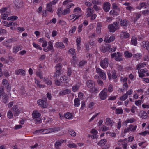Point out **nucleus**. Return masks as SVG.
I'll list each match as a JSON object with an SVG mask.
<instances>
[{"instance_id": "f257e3e1", "label": "nucleus", "mask_w": 149, "mask_h": 149, "mask_svg": "<svg viewBox=\"0 0 149 149\" xmlns=\"http://www.w3.org/2000/svg\"><path fill=\"white\" fill-rule=\"evenodd\" d=\"M87 87L89 88V91L90 92L97 93L98 91L97 88L95 87L94 82L91 80H89L86 82Z\"/></svg>"}, {"instance_id": "f03ea898", "label": "nucleus", "mask_w": 149, "mask_h": 149, "mask_svg": "<svg viewBox=\"0 0 149 149\" xmlns=\"http://www.w3.org/2000/svg\"><path fill=\"white\" fill-rule=\"evenodd\" d=\"M110 32H114L119 28L118 22H115L108 26Z\"/></svg>"}, {"instance_id": "7ed1b4c3", "label": "nucleus", "mask_w": 149, "mask_h": 149, "mask_svg": "<svg viewBox=\"0 0 149 149\" xmlns=\"http://www.w3.org/2000/svg\"><path fill=\"white\" fill-rule=\"evenodd\" d=\"M53 132V128H50L45 129H40L36 131L35 132V133H42V134H47L49 133Z\"/></svg>"}, {"instance_id": "20e7f679", "label": "nucleus", "mask_w": 149, "mask_h": 149, "mask_svg": "<svg viewBox=\"0 0 149 149\" xmlns=\"http://www.w3.org/2000/svg\"><path fill=\"white\" fill-rule=\"evenodd\" d=\"M12 110L14 112V116H17L21 112L22 109L21 108H19L17 105H14L11 108Z\"/></svg>"}, {"instance_id": "39448f33", "label": "nucleus", "mask_w": 149, "mask_h": 149, "mask_svg": "<svg viewBox=\"0 0 149 149\" xmlns=\"http://www.w3.org/2000/svg\"><path fill=\"white\" fill-rule=\"evenodd\" d=\"M108 61L109 59L107 58H104L103 60H101L100 63V65L103 68H106L108 65Z\"/></svg>"}, {"instance_id": "423d86ee", "label": "nucleus", "mask_w": 149, "mask_h": 149, "mask_svg": "<svg viewBox=\"0 0 149 149\" xmlns=\"http://www.w3.org/2000/svg\"><path fill=\"white\" fill-rule=\"evenodd\" d=\"M107 89L104 88L102 91L99 94L100 99L102 100H105L107 97Z\"/></svg>"}, {"instance_id": "0eeeda50", "label": "nucleus", "mask_w": 149, "mask_h": 149, "mask_svg": "<svg viewBox=\"0 0 149 149\" xmlns=\"http://www.w3.org/2000/svg\"><path fill=\"white\" fill-rule=\"evenodd\" d=\"M96 71L99 74L100 77L104 80L106 79V74L104 71L99 68H97L96 69Z\"/></svg>"}, {"instance_id": "6e6552de", "label": "nucleus", "mask_w": 149, "mask_h": 149, "mask_svg": "<svg viewBox=\"0 0 149 149\" xmlns=\"http://www.w3.org/2000/svg\"><path fill=\"white\" fill-rule=\"evenodd\" d=\"M47 99L45 100L39 99L38 100L37 103L38 105L43 108H45L47 106V104L46 102Z\"/></svg>"}, {"instance_id": "1a4fd4ad", "label": "nucleus", "mask_w": 149, "mask_h": 149, "mask_svg": "<svg viewBox=\"0 0 149 149\" xmlns=\"http://www.w3.org/2000/svg\"><path fill=\"white\" fill-rule=\"evenodd\" d=\"M132 90H129L126 93L124 94L123 96L120 97V100L122 101L125 100L127 98L128 95L132 94Z\"/></svg>"}, {"instance_id": "9d476101", "label": "nucleus", "mask_w": 149, "mask_h": 149, "mask_svg": "<svg viewBox=\"0 0 149 149\" xmlns=\"http://www.w3.org/2000/svg\"><path fill=\"white\" fill-rule=\"evenodd\" d=\"M137 127V126L136 125L133 126L132 124H130L128 128L124 129V133H126L130 131L132 132H134Z\"/></svg>"}, {"instance_id": "9b49d317", "label": "nucleus", "mask_w": 149, "mask_h": 149, "mask_svg": "<svg viewBox=\"0 0 149 149\" xmlns=\"http://www.w3.org/2000/svg\"><path fill=\"white\" fill-rule=\"evenodd\" d=\"M2 83L3 85L5 86V87L7 89V91L8 92L10 91L11 90V87L9 86L8 81L6 79H3L2 81Z\"/></svg>"}, {"instance_id": "f8f14e48", "label": "nucleus", "mask_w": 149, "mask_h": 149, "mask_svg": "<svg viewBox=\"0 0 149 149\" xmlns=\"http://www.w3.org/2000/svg\"><path fill=\"white\" fill-rule=\"evenodd\" d=\"M111 4L108 2H105L103 5V9L106 12H108L110 9Z\"/></svg>"}, {"instance_id": "ddd939ff", "label": "nucleus", "mask_w": 149, "mask_h": 149, "mask_svg": "<svg viewBox=\"0 0 149 149\" xmlns=\"http://www.w3.org/2000/svg\"><path fill=\"white\" fill-rule=\"evenodd\" d=\"M48 45V46L47 47H44L43 48V50L45 52H47L49 50L53 51V46L52 43L51 42H49Z\"/></svg>"}, {"instance_id": "4468645a", "label": "nucleus", "mask_w": 149, "mask_h": 149, "mask_svg": "<svg viewBox=\"0 0 149 149\" xmlns=\"http://www.w3.org/2000/svg\"><path fill=\"white\" fill-rule=\"evenodd\" d=\"M71 92V91L70 89H67L60 91L59 93V95L60 96H63L64 95L69 94Z\"/></svg>"}, {"instance_id": "2eb2a0df", "label": "nucleus", "mask_w": 149, "mask_h": 149, "mask_svg": "<svg viewBox=\"0 0 149 149\" xmlns=\"http://www.w3.org/2000/svg\"><path fill=\"white\" fill-rule=\"evenodd\" d=\"M147 70L146 69H141L140 70H139L138 73L139 74V77L141 78L144 77L145 75L144 74L146 73L147 72Z\"/></svg>"}, {"instance_id": "dca6fc26", "label": "nucleus", "mask_w": 149, "mask_h": 149, "mask_svg": "<svg viewBox=\"0 0 149 149\" xmlns=\"http://www.w3.org/2000/svg\"><path fill=\"white\" fill-rule=\"evenodd\" d=\"M81 16V15H77V14L75 13L74 14L70 15L69 16L68 18L70 20H72L74 18H76L72 22H74Z\"/></svg>"}, {"instance_id": "f3484780", "label": "nucleus", "mask_w": 149, "mask_h": 149, "mask_svg": "<svg viewBox=\"0 0 149 149\" xmlns=\"http://www.w3.org/2000/svg\"><path fill=\"white\" fill-rule=\"evenodd\" d=\"M130 34L127 32H125L124 31H122L121 33L120 34L121 38H126L129 37Z\"/></svg>"}, {"instance_id": "a211bd4d", "label": "nucleus", "mask_w": 149, "mask_h": 149, "mask_svg": "<svg viewBox=\"0 0 149 149\" xmlns=\"http://www.w3.org/2000/svg\"><path fill=\"white\" fill-rule=\"evenodd\" d=\"M110 45H108L105 47H102L101 48V51L103 53H105L107 51H109L111 48Z\"/></svg>"}, {"instance_id": "6ab92c4d", "label": "nucleus", "mask_w": 149, "mask_h": 149, "mask_svg": "<svg viewBox=\"0 0 149 149\" xmlns=\"http://www.w3.org/2000/svg\"><path fill=\"white\" fill-rule=\"evenodd\" d=\"M15 74L17 75H19L20 74H21V75L22 76L25 75V71L22 69H19L15 71Z\"/></svg>"}, {"instance_id": "aec40b11", "label": "nucleus", "mask_w": 149, "mask_h": 149, "mask_svg": "<svg viewBox=\"0 0 149 149\" xmlns=\"http://www.w3.org/2000/svg\"><path fill=\"white\" fill-rule=\"evenodd\" d=\"M46 10L52 13L54 10L52 8V5L51 3H48L47 4Z\"/></svg>"}, {"instance_id": "412c9836", "label": "nucleus", "mask_w": 149, "mask_h": 149, "mask_svg": "<svg viewBox=\"0 0 149 149\" xmlns=\"http://www.w3.org/2000/svg\"><path fill=\"white\" fill-rule=\"evenodd\" d=\"M115 38V36H111L109 39H105L104 40V42L106 43H109L113 41Z\"/></svg>"}, {"instance_id": "4be33fe9", "label": "nucleus", "mask_w": 149, "mask_h": 149, "mask_svg": "<svg viewBox=\"0 0 149 149\" xmlns=\"http://www.w3.org/2000/svg\"><path fill=\"white\" fill-rule=\"evenodd\" d=\"M81 41V39L80 37L78 38L76 40V42L77 43V49L78 50H79L80 48V43Z\"/></svg>"}, {"instance_id": "5701e85b", "label": "nucleus", "mask_w": 149, "mask_h": 149, "mask_svg": "<svg viewBox=\"0 0 149 149\" xmlns=\"http://www.w3.org/2000/svg\"><path fill=\"white\" fill-rule=\"evenodd\" d=\"M117 55L115 58V59L116 61H120L123 60L122 58H121V54L119 52L117 53Z\"/></svg>"}, {"instance_id": "b1692460", "label": "nucleus", "mask_w": 149, "mask_h": 149, "mask_svg": "<svg viewBox=\"0 0 149 149\" xmlns=\"http://www.w3.org/2000/svg\"><path fill=\"white\" fill-rule=\"evenodd\" d=\"M22 47L21 46H15L13 48V52L14 53H17L18 51L21 50Z\"/></svg>"}, {"instance_id": "393cba45", "label": "nucleus", "mask_w": 149, "mask_h": 149, "mask_svg": "<svg viewBox=\"0 0 149 149\" xmlns=\"http://www.w3.org/2000/svg\"><path fill=\"white\" fill-rule=\"evenodd\" d=\"M32 116L34 118V119L39 118L40 116V114L38 111H34L32 113Z\"/></svg>"}, {"instance_id": "a878e982", "label": "nucleus", "mask_w": 149, "mask_h": 149, "mask_svg": "<svg viewBox=\"0 0 149 149\" xmlns=\"http://www.w3.org/2000/svg\"><path fill=\"white\" fill-rule=\"evenodd\" d=\"M142 46L144 48L146 47V49L148 51L149 53V42H143L141 43Z\"/></svg>"}, {"instance_id": "bb28decb", "label": "nucleus", "mask_w": 149, "mask_h": 149, "mask_svg": "<svg viewBox=\"0 0 149 149\" xmlns=\"http://www.w3.org/2000/svg\"><path fill=\"white\" fill-rule=\"evenodd\" d=\"M107 142V140L106 139H101L99 142L98 144L100 146H103L105 145Z\"/></svg>"}, {"instance_id": "cd10ccee", "label": "nucleus", "mask_w": 149, "mask_h": 149, "mask_svg": "<svg viewBox=\"0 0 149 149\" xmlns=\"http://www.w3.org/2000/svg\"><path fill=\"white\" fill-rule=\"evenodd\" d=\"M147 4L146 2H143L140 3L139 5L137 7V8L139 9H141L143 7H144V8H146Z\"/></svg>"}, {"instance_id": "c85d7f7f", "label": "nucleus", "mask_w": 149, "mask_h": 149, "mask_svg": "<svg viewBox=\"0 0 149 149\" xmlns=\"http://www.w3.org/2000/svg\"><path fill=\"white\" fill-rule=\"evenodd\" d=\"M113 123V120H111L110 118H107L106 119L105 124L106 125H111L112 126V123Z\"/></svg>"}, {"instance_id": "c756f323", "label": "nucleus", "mask_w": 149, "mask_h": 149, "mask_svg": "<svg viewBox=\"0 0 149 149\" xmlns=\"http://www.w3.org/2000/svg\"><path fill=\"white\" fill-rule=\"evenodd\" d=\"M65 140H58L55 143V146L56 148H57L61 146V144L64 142Z\"/></svg>"}, {"instance_id": "7c9ffc66", "label": "nucleus", "mask_w": 149, "mask_h": 149, "mask_svg": "<svg viewBox=\"0 0 149 149\" xmlns=\"http://www.w3.org/2000/svg\"><path fill=\"white\" fill-rule=\"evenodd\" d=\"M120 25L126 27L128 25V22L125 19L121 20L120 22Z\"/></svg>"}, {"instance_id": "2f4dec72", "label": "nucleus", "mask_w": 149, "mask_h": 149, "mask_svg": "<svg viewBox=\"0 0 149 149\" xmlns=\"http://www.w3.org/2000/svg\"><path fill=\"white\" fill-rule=\"evenodd\" d=\"M87 63V61L85 60H83L80 61L78 64L79 67H82Z\"/></svg>"}, {"instance_id": "473e14b6", "label": "nucleus", "mask_w": 149, "mask_h": 149, "mask_svg": "<svg viewBox=\"0 0 149 149\" xmlns=\"http://www.w3.org/2000/svg\"><path fill=\"white\" fill-rule=\"evenodd\" d=\"M131 43L132 45L136 46L137 44V38H136L132 37L131 38Z\"/></svg>"}, {"instance_id": "72a5a7b5", "label": "nucleus", "mask_w": 149, "mask_h": 149, "mask_svg": "<svg viewBox=\"0 0 149 149\" xmlns=\"http://www.w3.org/2000/svg\"><path fill=\"white\" fill-rule=\"evenodd\" d=\"M56 47L57 48H63L65 47L63 44L61 42H57L56 44Z\"/></svg>"}, {"instance_id": "f704fd0d", "label": "nucleus", "mask_w": 149, "mask_h": 149, "mask_svg": "<svg viewBox=\"0 0 149 149\" xmlns=\"http://www.w3.org/2000/svg\"><path fill=\"white\" fill-rule=\"evenodd\" d=\"M61 65L62 64L60 63L56 64L55 66L56 71H61Z\"/></svg>"}, {"instance_id": "c9c22d12", "label": "nucleus", "mask_w": 149, "mask_h": 149, "mask_svg": "<svg viewBox=\"0 0 149 149\" xmlns=\"http://www.w3.org/2000/svg\"><path fill=\"white\" fill-rule=\"evenodd\" d=\"M69 134L72 136L75 137L76 136V133L73 130L70 129L68 130Z\"/></svg>"}, {"instance_id": "e433bc0d", "label": "nucleus", "mask_w": 149, "mask_h": 149, "mask_svg": "<svg viewBox=\"0 0 149 149\" xmlns=\"http://www.w3.org/2000/svg\"><path fill=\"white\" fill-rule=\"evenodd\" d=\"M125 56L126 58H131L132 56V54L130 52L128 51H125L124 53Z\"/></svg>"}, {"instance_id": "4c0bfd02", "label": "nucleus", "mask_w": 149, "mask_h": 149, "mask_svg": "<svg viewBox=\"0 0 149 149\" xmlns=\"http://www.w3.org/2000/svg\"><path fill=\"white\" fill-rule=\"evenodd\" d=\"M60 72L61 71H56V72L54 74L53 76L55 79H57L58 78V77H59L61 74Z\"/></svg>"}, {"instance_id": "58836bf2", "label": "nucleus", "mask_w": 149, "mask_h": 149, "mask_svg": "<svg viewBox=\"0 0 149 149\" xmlns=\"http://www.w3.org/2000/svg\"><path fill=\"white\" fill-rule=\"evenodd\" d=\"M72 114L69 112L65 114L64 115L65 117L67 119H70L72 118Z\"/></svg>"}, {"instance_id": "ea45409f", "label": "nucleus", "mask_w": 149, "mask_h": 149, "mask_svg": "<svg viewBox=\"0 0 149 149\" xmlns=\"http://www.w3.org/2000/svg\"><path fill=\"white\" fill-rule=\"evenodd\" d=\"M74 105L78 107L80 104V100L78 98H76L74 100Z\"/></svg>"}, {"instance_id": "a19ab883", "label": "nucleus", "mask_w": 149, "mask_h": 149, "mask_svg": "<svg viewBox=\"0 0 149 149\" xmlns=\"http://www.w3.org/2000/svg\"><path fill=\"white\" fill-rule=\"evenodd\" d=\"M8 99V97L7 94H4L3 98V102L5 103H6L7 102V101Z\"/></svg>"}, {"instance_id": "79ce46f5", "label": "nucleus", "mask_w": 149, "mask_h": 149, "mask_svg": "<svg viewBox=\"0 0 149 149\" xmlns=\"http://www.w3.org/2000/svg\"><path fill=\"white\" fill-rule=\"evenodd\" d=\"M70 11V9H65L62 11V14L63 15H65L69 13Z\"/></svg>"}, {"instance_id": "37998d69", "label": "nucleus", "mask_w": 149, "mask_h": 149, "mask_svg": "<svg viewBox=\"0 0 149 149\" xmlns=\"http://www.w3.org/2000/svg\"><path fill=\"white\" fill-rule=\"evenodd\" d=\"M146 64L144 63H140L137 65L136 69L139 70V69L144 67Z\"/></svg>"}, {"instance_id": "c03bdc74", "label": "nucleus", "mask_w": 149, "mask_h": 149, "mask_svg": "<svg viewBox=\"0 0 149 149\" xmlns=\"http://www.w3.org/2000/svg\"><path fill=\"white\" fill-rule=\"evenodd\" d=\"M80 86L78 85L73 86L72 88V90L73 92H76L79 88Z\"/></svg>"}, {"instance_id": "a18cd8bd", "label": "nucleus", "mask_w": 149, "mask_h": 149, "mask_svg": "<svg viewBox=\"0 0 149 149\" xmlns=\"http://www.w3.org/2000/svg\"><path fill=\"white\" fill-rule=\"evenodd\" d=\"M68 79V77L65 75L61 76L60 78V80L61 82H63V81H66Z\"/></svg>"}, {"instance_id": "49530a36", "label": "nucleus", "mask_w": 149, "mask_h": 149, "mask_svg": "<svg viewBox=\"0 0 149 149\" xmlns=\"http://www.w3.org/2000/svg\"><path fill=\"white\" fill-rule=\"evenodd\" d=\"M13 115L10 110L8 111L7 113V117L9 119L12 118L13 117Z\"/></svg>"}, {"instance_id": "de8ad7c7", "label": "nucleus", "mask_w": 149, "mask_h": 149, "mask_svg": "<svg viewBox=\"0 0 149 149\" xmlns=\"http://www.w3.org/2000/svg\"><path fill=\"white\" fill-rule=\"evenodd\" d=\"M115 112L116 114H122L123 113V110L121 108H118L116 109Z\"/></svg>"}, {"instance_id": "09e8293b", "label": "nucleus", "mask_w": 149, "mask_h": 149, "mask_svg": "<svg viewBox=\"0 0 149 149\" xmlns=\"http://www.w3.org/2000/svg\"><path fill=\"white\" fill-rule=\"evenodd\" d=\"M135 120L133 118H131L130 119H128L126 120L125 121V123L126 124V125H127V124L130 123H132L134 122V121Z\"/></svg>"}, {"instance_id": "8fccbe9b", "label": "nucleus", "mask_w": 149, "mask_h": 149, "mask_svg": "<svg viewBox=\"0 0 149 149\" xmlns=\"http://www.w3.org/2000/svg\"><path fill=\"white\" fill-rule=\"evenodd\" d=\"M68 53H69L70 54H72V55H75L76 53L75 50L74 49L71 48L69 50Z\"/></svg>"}, {"instance_id": "3c124183", "label": "nucleus", "mask_w": 149, "mask_h": 149, "mask_svg": "<svg viewBox=\"0 0 149 149\" xmlns=\"http://www.w3.org/2000/svg\"><path fill=\"white\" fill-rule=\"evenodd\" d=\"M33 45L34 47L37 49H38L40 50H42V48L39 45L36 44V43L34 42L33 43Z\"/></svg>"}, {"instance_id": "603ef678", "label": "nucleus", "mask_w": 149, "mask_h": 149, "mask_svg": "<svg viewBox=\"0 0 149 149\" xmlns=\"http://www.w3.org/2000/svg\"><path fill=\"white\" fill-rule=\"evenodd\" d=\"M41 72L40 71H37L36 72V75L39 77L41 79H42L43 78V77L42 75L41 74Z\"/></svg>"}, {"instance_id": "864d4df0", "label": "nucleus", "mask_w": 149, "mask_h": 149, "mask_svg": "<svg viewBox=\"0 0 149 149\" xmlns=\"http://www.w3.org/2000/svg\"><path fill=\"white\" fill-rule=\"evenodd\" d=\"M141 117L143 119H145L147 118V114L145 111H143Z\"/></svg>"}, {"instance_id": "5fc2aeb1", "label": "nucleus", "mask_w": 149, "mask_h": 149, "mask_svg": "<svg viewBox=\"0 0 149 149\" xmlns=\"http://www.w3.org/2000/svg\"><path fill=\"white\" fill-rule=\"evenodd\" d=\"M1 18L3 20H6V17L8 16V15L6 13L2 14L1 15Z\"/></svg>"}, {"instance_id": "6e6d98bb", "label": "nucleus", "mask_w": 149, "mask_h": 149, "mask_svg": "<svg viewBox=\"0 0 149 149\" xmlns=\"http://www.w3.org/2000/svg\"><path fill=\"white\" fill-rule=\"evenodd\" d=\"M72 70L70 68H68L67 70V74L68 76L70 77L71 75Z\"/></svg>"}, {"instance_id": "4d7b16f0", "label": "nucleus", "mask_w": 149, "mask_h": 149, "mask_svg": "<svg viewBox=\"0 0 149 149\" xmlns=\"http://www.w3.org/2000/svg\"><path fill=\"white\" fill-rule=\"evenodd\" d=\"M116 72L115 70L113 71L112 72V77L114 79H115L117 78V76L116 75Z\"/></svg>"}, {"instance_id": "13d9d810", "label": "nucleus", "mask_w": 149, "mask_h": 149, "mask_svg": "<svg viewBox=\"0 0 149 149\" xmlns=\"http://www.w3.org/2000/svg\"><path fill=\"white\" fill-rule=\"evenodd\" d=\"M34 120L37 124H39L42 122V120L39 118L35 119Z\"/></svg>"}, {"instance_id": "bf43d9fd", "label": "nucleus", "mask_w": 149, "mask_h": 149, "mask_svg": "<svg viewBox=\"0 0 149 149\" xmlns=\"http://www.w3.org/2000/svg\"><path fill=\"white\" fill-rule=\"evenodd\" d=\"M133 56L136 58V60H138L139 58L141 56V55L139 53H137L136 54H134Z\"/></svg>"}, {"instance_id": "052dcab7", "label": "nucleus", "mask_w": 149, "mask_h": 149, "mask_svg": "<svg viewBox=\"0 0 149 149\" xmlns=\"http://www.w3.org/2000/svg\"><path fill=\"white\" fill-rule=\"evenodd\" d=\"M36 83L37 84L39 88H43L44 85H43L41 84H40V82L38 81H35Z\"/></svg>"}, {"instance_id": "680f3d73", "label": "nucleus", "mask_w": 149, "mask_h": 149, "mask_svg": "<svg viewBox=\"0 0 149 149\" xmlns=\"http://www.w3.org/2000/svg\"><path fill=\"white\" fill-rule=\"evenodd\" d=\"M4 93V90L3 87L0 88V98L2 95H3Z\"/></svg>"}, {"instance_id": "e2e57ef3", "label": "nucleus", "mask_w": 149, "mask_h": 149, "mask_svg": "<svg viewBox=\"0 0 149 149\" xmlns=\"http://www.w3.org/2000/svg\"><path fill=\"white\" fill-rule=\"evenodd\" d=\"M76 29V28L75 26H73L72 27V28L69 31L70 33H73L75 31Z\"/></svg>"}, {"instance_id": "0e129e2a", "label": "nucleus", "mask_w": 149, "mask_h": 149, "mask_svg": "<svg viewBox=\"0 0 149 149\" xmlns=\"http://www.w3.org/2000/svg\"><path fill=\"white\" fill-rule=\"evenodd\" d=\"M2 43L3 45L5 46L6 47L8 48L9 49H10L11 48V46L7 43L6 42H3Z\"/></svg>"}, {"instance_id": "69168bd1", "label": "nucleus", "mask_w": 149, "mask_h": 149, "mask_svg": "<svg viewBox=\"0 0 149 149\" xmlns=\"http://www.w3.org/2000/svg\"><path fill=\"white\" fill-rule=\"evenodd\" d=\"M102 130L103 131H106L109 130V128L107 127L105 125H104L103 126V127L102 128Z\"/></svg>"}, {"instance_id": "338daca9", "label": "nucleus", "mask_w": 149, "mask_h": 149, "mask_svg": "<svg viewBox=\"0 0 149 149\" xmlns=\"http://www.w3.org/2000/svg\"><path fill=\"white\" fill-rule=\"evenodd\" d=\"M68 146L70 148H76L77 146L74 143L69 144H68Z\"/></svg>"}, {"instance_id": "774afa93", "label": "nucleus", "mask_w": 149, "mask_h": 149, "mask_svg": "<svg viewBox=\"0 0 149 149\" xmlns=\"http://www.w3.org/2000/svg\"><path fill=\"white\" fill-rule=\"evenodd\" d=\"M127 143L125 141L122 143V147L124 149H127Z\"/></svg>"}]
</instances>
